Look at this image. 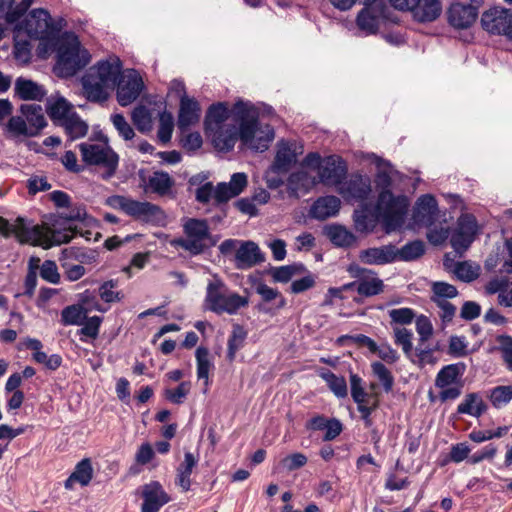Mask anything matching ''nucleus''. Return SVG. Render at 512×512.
Here are the masks:
<instances>
[{
    "label": "nucleus",
    "instance_id": "20e7f679",
    "mask_svg": "<svg viewBox=\"0 0 512 512\" xmlns=\"http://www.w3.org/2000/svg\"><path fill=\"white\" fill-rule=\"evenodd\" d=\"M409 205L405 195H394L390 190L380 191L375 210L387 233L402 227Z\"/></svg>",
    "mask_w": 512,
    "mask_h": 512
},
{
    "label": "nucleus",
    "instance_id": "dca6fc26",
    "mask_svg": "<svg viewBox=\"0 0 512 512\" xmlns=\"http://www.w3.org/2000/svg\"><path fill=\"white\" fill-rule=\"evenodd\" d=\"M263 260L264 256L256 243L253 241H240L234 255V264L237 269H250Z\"/></svg>",
    "mask_w": 512,
    "mask_h": 512
},
{
    "label": "nucleus",
    "instance_id": "774afa93",
    "mask_svg": "<svg viewBox=\"0 0 512 512\" xmlns=\"http://www.w3.org/2000/svg\"><path fill=\"white\" fill-rule=\"evenodd\" d=\"M433 303L440 309L439 317L443 322H450L455 316L456 307L449 302V299H431Z\"/></svg>",
    "mask_w": 512,
    "mask_h": 512
},
{
    "label": "nucleus",
    "instance_id": "b1692460",
    "mask_svg": "<svg viewBox=\"0 0 512 512\" xmlns=\"http://www.w3.org/2000/svg\"><path fill=\"white\" fill-rule=\"evenodd\" d=\"M46 111L49 117L54 122H57L58 125L66 118H69L70 114L75 113L72 104L59 94L51 95L47 98Z\"/></svg>",
    "mask_w": 512,
    "mask_h": 512
},
{
    "label": "nucleus",
    "instance_id": "3c124183",
    "mask_svg": "<svg viewBox=\"0 0 512 512\" xmlns=\"http://www.w3.org/2000/svg\"><path fill=\"white\" fill-rule=\"evenodd\" d=\"M350 388L354 402H363L365 399L374 397V393L369 394L366 392L364 382L357 374H350Z\"/></svg>",
    "mask_w": 512,
    "mask_h": 512
},
{
    "label": "nucleus",
    "instance_id": "ddd939ff",
    "mask_svg": "<svg viewBox=\"0 0 512 512\" xmlns=\"http://www.w3.org/2000/svg\"><path fill=\"white\" fill-rule=\"evenodd\" d=\"M174 85L177 86L179 91L183 92L180 97L177 125L182 132H185L189 127L199 122L201 107L195 98H191L186 95L185 87L182 82L175 81Z\"/></svg>",
    "mask_w": 512,
    "mask_h": 512
},
{
    "label": "nucleus",
    "instance_id": "1a4fd4ad",
    "mask_svg": "<svg viewBox=\"0 0 512 512\" xmlns=\"http://www.w3.org/2000/svg\"><path fill=\"white\" fill-rule=\"evenodd\" d=\"M74 234L75 230L71 226L57 229L45 225H33L30 226V230H25L21 235L27 243L49 249L70 242Z\"/></svg>",
    "mask_w": 512,
    "mask_h": 512
},
{
    "label": "nucleus",
    "instance_id": "338daca9",
    "mask_svg": "<svg viewBox=\"0 0 512 512\" xmlns=\"http://www.w3.org/2000/svg\"><path fill=\"white\" fill-rule=\"evenodd\" d=\"M307 457L300 452L290 454L280 462L281 466L288 471H294L307 464Z\"/></svg>",
    "mask_w": 512,
    "mask_h": 512
},
{
    "label": "nucleus",
    "instance_id": "4d7b16f0",
    "mask_svg": "<svg viewBox=\"0 0 512 512\" xmlns=\"http://www.w3.org/2000/svg\"><path fill=\"white\" fill-rule=\"evenodd\" d=\"M454 273L460 280L470 282L479 276V268L466 261L458 262L455 265Z\"/></svg>",
    "mask_w": 512,
    "mask_h": 512
},
{
    "label": "nucleus",
    "instance_id": "393cba45",
    "mask_svg": "<svg viewBox=\"0 0 512 512\" xmlns=\"http://www.w3.org/2000/svg\"><path fill=\"white\" fill-rule=\"evenodd\" d=\"M356 276L359 277L358 294L361 296L371 297L384 291L383 281L372 270L359 268Z\"/></svg>",
    "mask_w": 512,
    "mask_h": 512
},
{
    "label": "nucleus",
    "instance_id": "a19ab883",
    "mask_svg": "<svg viewBox=\"0 0 512 512\" xmlns=\"http://www.w3.org/2000/svg\"><path fill=\"white\" fill-rule=\"evenodd\" d=\"M326 234L330 241L339 247H349L356 240L355 236L342 226H331L327 228Z\"/></svg>",
    "mask_w": 512,
    "mask_h": 512
},
{
    "label": "nucleus",
    "instance_id": "6e6552de",
    "mask_svg": "<svg viewBox=\"0 0 512 512\" xmlns=\"http://www.w3.org/2000/svg\"><path fill=\"white\" fill-rule=\"evenodd\" d=\"M107 204L120 209L127 215L148 223H159L164 218L162 209L150 202L137 201L122 195H114L107 199Z\"/></svg>",
    "mask_w": 512,
    "mask_h": 512
},
{
    "label": "nucleus",
    "instance_id": "c03bdc74",
    "mask_svg": "<svg viewBox=\"0 0 512 512\" xmlns=\"http://www.w3.org/2000/svg\"><path fill=\"white\" fill-rule=\"evenodd\" d=\"M6 130L14 137H34L29 124H27V121L22 114L20 116L16 115L10 117L6 123Z\"/></svg>",
    "mask_w": 512,
    "mask_h": 512
},
{
    "label": "nucleus",
    "instance_id": "0eeeda50",
    "mask_svg": "<svg viewBox=\"0 0 512 512\" xmlns=\"http://www.w3.org/2000/svg\"><path fill=\"white\" fill-rule=\"evenodd\" d=\"M79 150L82 160L87 165L99 166L105 169L104 179H109L115 174L119 156L108 143L84 142L79 144Z\"/></svg>",
    "mask_w": 512,
    "mask_h": 512
},
{
    "label": "nucleus",
    "instance_id": "2f4dec72",
    "mask_svg": "<svg viewBox=\"0 0 512 512\" xmlns=\"http://www.w3.org/2000/svg\"><path fill=\"white\" fill-rule=\"evenodd\" d=\"M174 185L173 178L164 171H155L147 179L146 191H151L160 196L168 194Z\"/></svg>",
    "mask_w": 512,
    "mask_h": 512
},
{
    "label": "nucleus",
    "instance_id": "72a5a7b5",
    "mask_svg": "<svg viewBox=\"0 0 512 512\" xmlns=\"http://www.w3.org/2000/svg\"><path fill=\"white\" fill-rule=\"evenodd\" d=\"M487 409L486 404L478 393H469L458 405L459 414H467L474 417H480Z\"/></svg>",
    "mask_w": 512,
    "mask_h": 512
},
{
    "label": "nucleus",
    "instance_id": "7ed1b4c3",
    "mask_svg": "<svg viewBox=\"0 0 512 512\" xmlns=\"http://www.w3.org/2000/svg\"><path fill=\"white\" fill-rule=\"evenodd\" d=\"M248 304L247 296L231 291L220 279H214L207 285L204 306L209 311L216 314L234 315L241 308L247 307Z\"/></svg>",
    "mask_w": 512,
    "mask_h": 512
},
{
    "label": "nucleus",
    "instance_id": "8fccbe9b",
    "mask_svg": "<svg viewBox=\"0 0 512 512\" xmlns=\"http://www.w3.org/2000/svg\"><path fill=\"white\" fill-rule=\"evenodd\" d=\"M372 373L381 382L383 389L389 393L393 389L394 377L391 371L381 362H373L371 364Z\"/></svg>",
    "mask_w": 512,
    "mask_h": 512
},
{
    "label": "nucleus",
    "instance_id": "f3484780",
    "mask_svg": "<svg viewBox=\"0 0 512 512\" xmlns=\"http://www.w3.org/2000/svg\"><path fill=\"white\" fill-rule=\"evenodd\" d=\"M371 182L366 176L353 174L348 181L341 184L339 193L346 199L363 201L370 195Z\"/></svg>",
    "mask_w": 512,
    "mask_h": 512
},
{
    "label": "nucleus",
    "instance_id": "423d86ee",
    "mask_svg": "<svg viewBox=\"0 0 512 512\" xmlns=\"http://www.w3.org/2000/svg\"><path fill=\"white\" fill-rule=\"evenodd\" d=\"M183 233L184 237L175 239L172 244L192 255H199L216 243L205 219L188 218L183 224Z\"/></svg>",
    "mask_w": 512,
    "mask_h": 512
},
{
    "label": "nucleus",
    "instance_id": "39448f33",
    "mask_svg": "<svg viewBox=\"0 0 512 512\" xmlns=\"http://www.w3.org/2000/svg\"><path fill=\"white\" fill-rule=\"evenodd\" d=\"M90 62L89 52L82 48L78 37L66 34L59 45L56 69L61 77H71Z\"/></svg>",
    "mask_w": 512,
    "mask_h": 512
},
{
    "label": "nucleus",
    "instance_id": "4c0bfd02",
    "mask_svg": "<svg viewBox=\"0 0 512 512\" xmlns=\"http://www.w3.org/2000/svg\"><path fill=\"white\" fill-rule=\"evenodd\" d=\"M196 362H197V377L204 380L206 386L209 385V373L214 368V364L210 359L209 350L205 347H198L196 349Z\"/></svg>",
    "mask_w": 512,
    "mask_h": 512
},
{
    "label": "nucleus",
    "instance_id": "f03ea898",
    "mask_svg": "<svg viewBox=\"0 0 512 512\" xmlns=\"http://www.w3.org/2000/svg\"><path fill=\"white\" fill-rule=\"evenodd\" d=\"M122 69L118 57H110L90 67L81 78L83 95L92 103L102 104L109 98V90L114 89Z\"/></svg>",
    "mask_w": 512,
    "mask_h": 512
},
{
    "label": "nucleus",
    "instance_id": "4468645a",
    "mask_svg": "<svg viewBox=\"0 0 512 512\" xmlns=\"http://www.w3.org/2000/svg\"><path fill=\"white\" fill-rule=\"evenodd\" d=\"M347 174V165L339 156H328L319 166L318 176L321 183L327 186H339Z\"/></svg>",
    "mask_w": 512,
    "mask_h": 512
},
{
    "label": "nucleus",
    "instance_id": "69168bd1",
    "mask_svg": "<svg viewBox=\"0 0 512 512\" xmlns=\"http://www.w3.org/2000/svg\"><path fill=\"white\" fill-rule=\"evenodd\" d=\"M256 292L262 297L265 302H270L274 299H279L277 305L278 308H282L285 305V299L279 293L277 289H273L264 283H260L256 287Z\"/></svg>",
    "mask_w": 512,
    "mask_h": 512
},
{
    "label": "nucleus",
    "instance_id": "e433bc0d",
    "mask_svg": "<svg viewBox=\"0 0 512 512\" xmlns=\"http://www.w3.org/2000/svg\"><path fill=\"white\" fill-rule=\"evenodd\" d=\"M353 218L355 228L360 232L372 231L377 222L380 221L377 212L375 211V213H372L367 207L356 210Z\"/></svg>",
    "mask_w": 512,
    "mask_h": 512
},
{
    "label": "nucleus",
    "instance_id": "49530a36",
    "mask_svg": "<svg viewBox=\"0 0 512 512\" xmlns=\"http://www.w3.org/2000/svg\"><path fill=\"white\" fill-rule=\"evenodd\" d=\"M394 342L400 346L406 356H410L413 351V332L407 328L393 327Z\"/></svg>",
    "mask_w": 512,
    "mask_h": 512
},
{
    "label": "nucleus",
    "instance_id": "ea45409f",
    "mask_svg": "<svg viewBox=\"0 0 512 512\" xmlns=\"http://www.w3.org/2000/svg\"><path fill=\"white\" fill-rule=\"evenodd\" d=\"M30 230V225L27 224L26 220L22 217H18L14 223H10L8 220L0 216V233L4 236L14 234L21 243H27L22 237V232Z\"/></svg>",
    "mask_w": 512,
    "mask_h": 512
},
{
    "label": "nucleus",
    "instance_id": "bb28decb",
    "mask_svg": "<svg viewBox=\"0 0 512 512\" xmlns=\"http://www.w3.org/2000/svg\"><path fill=\"white\" fill-rule=\"evenodd\" d=\"M14 90L22 100L41 101L47 93L42 85L22 77L16 79Z\"/></svg>",
    "mask_w": 512,
    "mask_h": 512
},
{
    "label": "nucleus",
    "instance_id": "6ab92c4d",
    "mask_svg": "<svg viewBox=\"0 0 512 512\" xmlns=\"http://www.w3.org/2000/svg\"><path fill=\"white\" fill-rule=\"evenodd\" d=\"M386 4H376L364 7L357 16V26L368 34H374L379 29V21L386 18Z\"/></svg>",
    "mask_w": 512,
    "mask_h": 512
},
{
    "label": "nucleus",
    "instance_id": "bf43d9fd",
    "mask_svg": "<svg viewBox=\"0 0 512 512\" xmlns=\"http://www.w3.org/2000/svg\"><path fill=\"white\" fill-rule=\"evenodd\" d=\"M458 291L455 286L446 282H434L431 299H451L456 297Z\"/></svg>",
    "mask_w": 512,
    "mask_h": 512
},
{
    "label": "nucleus",
    "instance_id": "13d9d810",
    "mask_svg": "<svg viewBox=\"0 0 512 512\" xmlns=\"http://www.w3.org/2000/svg\"><path fill=\"white\" fill-rule=\"evenodd\" d=\"M426 227L428 228L427 239L433 245H441L449 237V227H445L443 225L437 226L435 223L432 226Z\"/></svg>",
    "mask_w": 512,
    "mask_h": 512
},
{
    "label": "nucleus",
    "instance_id": "a18cd8bd",
    "mask_svg": "<svg viewBox=\"0 0 512 512\" xmlns=\"http://www.w3.org/2000/svg\"><path fill=\"white\" fill-rule=\"evenodd\" d=\"M247 337V332L240 325H234L232 333L228 340V352L227 357L230 361L235 359L236 353L244 345V341Z\"/></svg>",
    "mask_w": 512,
    "mask_h": 512
},
{
    "label": "nucleus",
    "instance_id": "9d476101",
    "mask_svg": "<svg viewBox=\"0 0 512 512\" xmlns=\"http://www.w3.org/2000/svg\"><path fill=\"white\" fill-rule=\"evenodd\" d=\"M63 19L53 22L47 10L38 8L32 10L24 21L26 33L35 39H46L58 33L63 26Z\"/></svg>",
    "mask_w": 512,
    "mask_h": 512
},
{
    "label": "nucleus",
    "instance_id": "79ce46f5",
    "mask_svg": "<svg viewBox=\"0 0 512 512\" xmlns=\"http://www.w3.org/2000/svg\"><path fill=\"white\" fill-rule=\"evenodd\" d=\"M159 117V129L157 136L160 142L163 144L168 143L171 140L172 133L174 130V118L170 112L165 109L158 112Z\"/></svg>",
    "mask_w": 512,
    "mask_h": 512
},
{
    "label": "nucleus",
    "instance_id": "de8ad7c7",
    "mask_svg": "<svg viewBox=\"0 0 512 512\" xmlns=\"http://www.w3.org/2000/svg\"><path fill=\"white\" fill-rule=\"evenodd\" d=\"M190 390L191 383L189 381H184L176 388H166L163 392V396L170 403L180 405L184 403L187 395L190 393Z\"/></svg>",
    "mask_w": 512,
    "mask_h": 512
},
{
    "label": "nucleus",
    "instance_id": "2eb2a0df",
    "mask_svg": "<svg viewBox=\"0 0 512 512\" xmlns=\"http://www.w3.org/2000/svg\"><path fill=\"white\" fill-rule=\"evenodd\" d=\"M143 504L141 512H158L162 506L170 501V497L157 481H151L141 487Z\"/></svg>",
    "mask_w": 512,
    "mask_h": 512
},
{
    "label": "nucleus",
    "instance_id": "5fc2aeb1",
    "mask_svg": "<svg viewBox=\"0 0 512 512\" xmlns=\"http://www.w3.org/2000/svg\"><path fill=\"white\" fill-rule=\"evenodd\" d=\"M84 318V311L76 305L67 306L61 312V321L64 325H80Z\"/></svg>",
    "mask_w": 512,
    "mask_h": 512
},
{
    "label": "nucleus",
    "instance_id": "37998d69",
    "mask_svg": "<svg viewBox=\"0 0 512 512\" xmlns=\"http://www.w3.org/2000/svg\"><path fill=\"white\" fill-rule=\"evenodd\" d=\"M424 252L425 247L422 241H412L404 245L401 249L396 247V261H412L421 257Z\"/></svg>",
    "mask_w": 512,
    "mask_h": 512
},
{
    "label": "nucleus",
    "instance_id": "412c9836",
    "mask_svg": "<svg viewBox=\"0 0 512 512\" xmlns=\"http://www.w3.org/2000/svg\"><path fill=\"white\" fill-rule=\"evenodd\" d=\"M359 260L367 265H385L396 261V246L393 244L371 247L359 252Z\"/></svg>",
    "mask_w": 512,
    "mask_h": 512
},
{
    "label": "nucleus",
    "instance_id": "0e129e2a",
    "mask_svg": "<svg viewBox=\"0 0 512 512\" xmlns=\"http://www.w3.org/2000/svg\"><path fill=\"white\" fill-rule=\"evenodd\" d=\"M40 276L42 279L52 284H58L60 282V274L57 265L52 260L43 262L40 267Z\"/></svg>",
    "mask_w": 512,
    "mask_h": 512
},
{
    "label": "nucleus",
    "instance_id": "c9c22d12",
    "mask_svg": "<svg viewBox=\"0 0 512 512\" xmlns=\"http://www.w3.org/2000/svg\"><path fill=\"white\" fill-rule=\"evenodd\" d=\"M318 373L336 397H347L348 388L344 377L337 376L336 374L324 368L319 369Z\"/></svg>",
    "mask_w": 512,
    "mask_h": 512
},
{
    "label": "nucleus",
    "instance_id": "a878e982",
    "mask_svg": "<svg viewBox=\"0 0 512 512\" xmlns=\"http://www.w3.org/2000/svg\"><path fill=\"white\" fill-rule=\"evenodd\" d=\"M340 199L336 196H324L318 198L310 210V215L314 219L325 220L335 216L340 209Z\"/></svg>",
    "mask_w": 512,
    "mask_h": 512
},
{
    "label": "nucleus",
    "instance_id": "f257e3e1",
    "mask_svg": "<svg viewBox=\"0 0 512 512\" xmlns=\"http://www.w3.org/2000/svg\"><path fill=\"white\" fill-rule=\"evenodd\" d=\"M204 126L213 146L222 152L232 150L238 139L243 146L264 152L274 139L273 128L259 123V110L250 102L237 101L231 110L224 102L212 104Z\"/></svg>",
    "mask_w": 512,
    "mask_h": 512
},
{
    "label": "nucleus",
    "instance_id": "864d4df0",
    "mask_svg": "<svg viewBox=\"0 0 512 512\" xmlns=\"http://www.w3.org/2000/svg\"><path fill=\"white\" fill-rule=\"evenodd\" d=\"M310 185L309 175L304 171L292 173L288 178V188L293 194L306 191Z\"/></svg>",
    "mask_w": 512,
    "mask_h": 512
},
{
    "label": "nucleus",
    "instance_id": "aec40b11",
    "mask_svg": "<svg viewBox=\"0 0 512 512\" xmlns=\"http://www.w3.org/2000/svg\"><path fill=\"white\" fill-rule=\"evenodd\" d=\"M448 22L457 29L470 27L476 20L477 8L472 4L453 3L448 9Z\"/></svg>",
    "mask_w": 512,
    "mask_h": 512
},
{
    "label": "nucleus",
    "instance_id": "58836bf2",
    "mask_svg": "<svg viewBox=\"0 0 512 512\" xmlns=\"http://www.w3.org/2000/svg\"><path fill=\"white\" fill-rule=\"evenodd\" d=\"M132 121L136 128L142 132H150L153 128V113L144 105H139L132 111Z\"/></svg>",
    "mask_w": 512,
    "mask_h": 512
},
{
    "label": "nucleus",
    "instance_id": "5701e85b",
    "mask_svg": "<svg viewBox=\"0 0 512 512\" xmlns=\"http://www.w3.org/2000/svg\"><path fill=\"white\" fill-rule=\"evenodd\" d=\"M296 143L288 141H280L278 143L277 153L271 171L277 173H286L291 166L297 161Z\"/></svg>",
    "mask_w": 512,
    "mask_h": 512
},
{
    "label": "nucleus",
    "instance_id": "e2e57ef3",
    "mask_svg": "<svg viewBox=\"0 0 512 512\" xmlns=\"http://www.w3.org/2000/svg\"><path fill=\"white\" fill-rule=\"evenodd\" d=\"M457 230L474 240L477 232V221L475 217L470 214L460 216Z\"/></svg>",
    "mask_w": 512,
    "mask_h": 512
},
{
    "label": "nucleus",
    "instance_id": "052dcab7",
    "mask_svg": "<svg viewBox=\"0 0 512 512\" xmlns=\"http://www.w3.org/2000/svg\"><path fill=\"white\" fill-rule=\"evenodd\" d=\"M111 121L124 140H131L135 136L134 130L122 114H114Z\"/></svg>",
    "mask_w": 512,
    "mask_h": 512
},
{
    "label": "nucleus",
    "instance_id": "09e8293b",
    "mask_svg": "<svg viewBox=\"0 0 512 512\" xmlns=\"http://www.w3.org/2000/svg\"><path fill=\"white\" fill-rule=\"evenodd\" d=\"M388 314L391 319L390 324L392 328L394 326L409 325L416 318L414 310L408 307L391 309L388 311Z\"/></svg>",
    "mask_w": 512,
    "mask_h": 512
},
{
    "label": "nucleus",
    "instance_id": "7c9ffc66",
    "mask_svg": "<svg viewBox=\"0 0 512 512\" xmlns=\"http://www.w3.org/2000/svg\"><path fill=\"white\" fill-rule=\"evenodd\" d=\"M416 331L419 335V345L416 348L417 354L421 360H426L432 350L422 348V345L428 341L433 334V326L430 319L425 315L416 317Z\"/></svg>",
    "mask_w": 512,
    "mask_h": 512
},
{
    "label": "nucleus",
    "instance_id": "c85d7f7f",
    "mask_svg": "<svg viewBox=\"0 0 512 512\" xmlns=\"http://www.w3.org/2000/svg\"><path fill=\"white\" fill-rule=\"evenodd\" d=\"M21 114L25 117L27 124L34 137L47 125L43 109L37 104H23L20 107Z\"/></svg>",
    "mask_w": 512,
    "mask_h": 512
},
{
    "label": "nucleus",
    "instance_id": "c756f323",
    "mask_svg": "<svg viewBox=\"0 0 512 512\" xmlns=\"http://www.w3.org/2000/svg\"><path fill=\"white\" fill-rule=\"evenodd\" d=\"M93 478V468L90 459L81 460L75 467L72 474L65 480L64 487L72 490L75 483L87 486Z\"/></svg>",
    "mask_w": 512,
    "mask_h": 512
},
{
    "label": "nucleus",
    "instance_id": "a211bd4d",
    "mask_svg": "<svg viewBox=\"0 0 512 512\" xmlns=\"http://www.w3.org/2000/svg\"><path fill=\"white\" fill-rule=\"evenodd\" d=\"M438 217L436 199L429 194L422 195L416 202L413 211V220L418 225L432 226Z\"/></svg>",
    "mask_w": 512,
    "mask_h": 512
},
{
    "label": "nucleus",
    "instance_id": "f8f14e48",
    "mask_svg": "<svg viewBox=\"0 0 512 512\" xmlns=\"http://www.w3.org/2000/svg\"><path fill=\"white\" fill-rule=\"evenodd\" d=\"M116 98L121 106H128L133 103L140 95L144 88V83L136 70H126L117 79Z\"/></svg>",
    "mask_w": 512,
    "mask_h": 512
},
{
    "label": "nucleus",
    "instance_id": "6e6d98bb",
    "mask_svg": "<svg viewBox=\"0 0 512 512\" xmlns=\"http://www.w3.org/2000/svg\"><path fill=\"white\" fill-rule=\"evenodd\" d=\"M118 282L116 280H109L104 282L99 288V295L101 299L106 303H112L120 301L122 296L119 291H116Z\"/></svg>",
    "mask_w": 512,
    "mask_h": 512
},
{
    "label": "nucleus",
    "instance_id": "9b49d317",
    "mask_svg": "<svg viewBox=\"0 0 512 512\" xmlns=\"http://www.w3.org/2000/svg\"><path fill=\"white\" fill-rule=\"evenodd\" d=\"M481 25L490 34L512 38V9L493 7L484 11Z\"/></svg>",
    "mask_w": 512,
    "mask_h": 512
},
{
    "label": "nucleus",
    "instance_id": "603ef678",
    "mask_svg": "<svg viewBox=\"0 0 512 512\" xmlns=\"http://www.w3.org/2000/svg\"><path fill=\"white\" fill-rule=\"evenodd\" d=\"M512 400V386H497L491 390L490 401L495 408H501Z\"/></svg>",
    "mask_w": 512,
    "mask_h": 512
},
{
    "label": "nucleus",
    "instance_id": "680f3d73",
    "mask_svg": "<svg viewBox=\"0 0 512 512\" xmlns=\"http://www.w3.org/2000/svg\"><path fill=\"white\" fill-rule=\"evenodd\" d=\"M301 266L297 265H286L273 268L271 270V276L275 282L286 283L299 271Z\"/></svg>",
    "mask_w": 512,
    "mask_h": 512
},
{
    "label": "nucleus",
    "instance_id": "473e14b6",
    "mask_svg": "<svg viewBox=\"0 0 512 512\" xmlns=\"http://www.w3.org/2000/svg\"><path fill=\"white\" fill-rule=\"evenodd\" d=\"M463 372V364H450L444 366L436 376L435 385L438 388H446L451 385L460 384V378Z\"/></svg>",
    "mask_w": 512,
    "mask_h": 512
},
{
    "label": "nucleus",
    "instance_id": "4be33fe9",
    "mask_svg": "<svg viewBox=\"0 0 512 512\" xmlns=\"http://www.w3.org/2000/svg\"><path fill=\"white\" fill-rule=\"evenodd\" d=\"M442 2L440 0H416L410 12L418 23H431L442 14Z\"/></svg>",
    "mask_w": 512,
    "mask_h": 512
},
{
    "label": "nucleus",
    "instance_id": "f704fd0d",
    "mask_svg": "<svg viewBox=\"0 0 512 512\" xmlns=\"http://www.w3.org/2000/svg\"><path fill=\"white\" fill-rule=\"evenodd\" d=\"M60 126L64 128L71 141L84 137L88 132V124L76 112L70 114Z\"/></svg>",
    "mask_w": 512,
    "mask_h": 512
},
{
    "label": "nucleus",
    "instance_id": "cd10ccee",
    "mask_svg": "<svg viewBox=\"0 0 512 512\" xmlns=\"http://www.w3.org/2000/svg\"><path fill=\"white\" fill-rule=\"evenodd\" d=\"M198 458L191 452H185L183 462L176 469L175 483L183 492H187L191 487V474L197 466Z\"/></svg>",
    "mask_w": 512,
    "mask_h": 512
}]
</instances>
